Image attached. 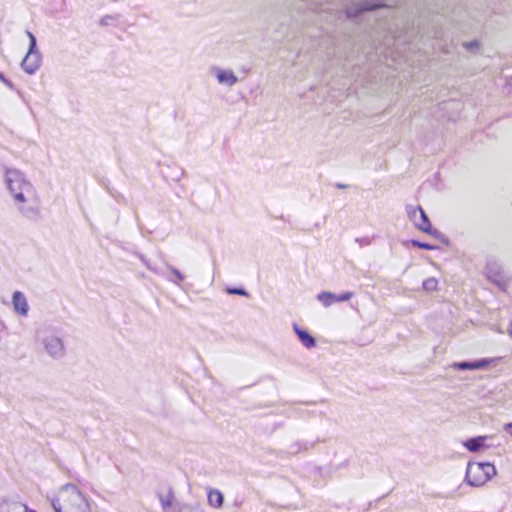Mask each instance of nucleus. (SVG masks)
<instances>
[{"instance_id": "obj_1", "label": "nucleus", "mask_w": 512, "mask_h": 512, "mask_svg": "<svg viewBox=\"0 0 512 512\" xmlns=\"http://www.w3.org/2000/svg\"><path fill=\"white\" fill-rule=\"evenodd\" d=\"M56 512H91L90 503L84 494L72 484L63 486L52 500Z\"/></svg>"}, {"instance_id": "obj_2", "label": "nucleus", "mask_w": 512, "mask_h": 512, "mask_svg": "<svg viewBox=\"0 0 512 512\" xmlns=\"http://www.w3.org/2000/svg\"><path fill=\"white\" fill-rule=\"evenodd\" d=\"M6 181L9 190L13 193L17 202L33 201L35 204L38 203L32 185L24 180L23 175L19 171L8 170L6 172Z\"/></svg>"}, {"instance_id": "obj_3", "label": "nucleus", "mask_w": 512, "mask_h": 512, "mask_svg": "<svg viewBox=\"0 0 512 512\" xmlns=\"http://www.w3.org/2000/svg\"><path fill=\"white\" fill-rule=\"evenodd\" d=\"M496 475V468L491 463L473 462L466 469L465 479L470 486L479 487Z\"/></svg>"}, {"instance_id": "obj_4", "label": "nucleus", "mask_w": 512, "mask_h": 512, "mask_svg": "<svg viewBox=\"0 0 512 512\" xmlns=\"http://www.w3.org/2000/svg\"><path fill=\"white\" fill-rule=\"evenodd\" d=\"M407 213L409 219L414 223V226L418 230L429 235L435 234L436 231L433 229L428 216L420 206L409 207Z\"/></svg>"}, {"instance_id": "obj_5", "label": "nucleus", "mask_w": 512, "mask_h": 512, "mask_svg": "<svg viewBox=\"0 0 512 512\" xmlns=\"http://www.w3.org/2000/svg\"><path fill=\"white\" fill-rule=\"evenodd\" d=\"M30 38L29 51L22 61V68L29 74H33L40 66L41 58L40 55L35 52L36 40L32 33L28 32Z\"/></svg>"}, {"instance_id": "obj_6", "label": "nucleus", "mask_w": 512, "mask_h": 512, "mask_svg": "<svg viewBox=\"0 0 512 512\" xmlns=\"http://www.w3.org/2000/svg\"><path fill=\"white\" fill-rule=\"evenodd\" d=\"M353 293L346 292L341 295H335L331 292H321L318 295V300L326 307L331 306L335 302H343L349 300Z\"/></svg>"}, {"instance_id": "obj_7", "label": "nucleus", "mask_w": 512, "mask_h": 512, "mask_svg": "<svg viewBox=\"0 0 512 512\" xmlns=\"http://www.w3.org/2000/svg\"><path fill=\"white\" fill-rule=\"evenodd\" d=\"M0 512H28V508L22 502L4 498L0 500Z\"/></svg>"}, {"instance_id": "obj_8", "label": "nucleus", "mask_w": 512, "mask_h": 512, "mask_svg": "<svg viewBox=\"0 0 512 512\" xmlns=\"http://www.w3.org/2000/svg\"><path fill=\"white\" fill-rule=\"evenodd\" d=\"M12 302H13L14 310L19 315H22V316L27 315L28 303H27L26 297L24 296V294L22 292H20V291L14 292Z\"/></svg>"}, {"instance_id": "obj_9", "label": "nucleus", "mask_w": 512, "mask_h": 512, "mask_svg": "<svg viewBox=\"0 0 512 512\" xmlns=\"http://www.w3.org/2000/svg\"><path fill=\"white\" fill-rule=\"evenodd\" d=\"M158 497L163 509L171 508L175 502V494L170 487L162 488L158 493Z\"/></svg>"}, {"instance_id": "obj_10", "label": "nucleus", "mask_w": 512, "mask_h": 512, "mask_svg": "<svg viewBox=\"0 0 512 512\" xmlns=\"http://www.w3.org/2000/svg\"><path fill=\"white\" fill-rule=\"evenodd\" d=\"M208 503L214 508H220L223 505V494L217 489H210L207 494Z\"/></svg>"}, {"instance_id": "obj_11", "label": "nucleus", "mask_w": 512, "mask_h": 512, "mask_svg": "<svg viewBox=\"0 0 512 512\" xmlns=\"http://www.w3.org/2000/svg\"><path fill=\"white\" fill-rule=\"evenodd\" d=\"M486 439V436L471 438L464 443V446L471 452H477L485 446Z\"/></svg>"}, {"instance_id": "obj_12", "label": "nucleus", "mask_w": 512, "mask_h": 512, "mask_svg": "<svg viewBox=\"0 0 512 512\" xmlns=\"http://www.w3.org/2000/svg\"><path fill=\"white\" fill-rule=\"evenodd\" d=\"M294 330L298 336V338L300 339L301 343L306 347V348H312L315 346V339L306 331L298 328V327H294Z\"/></svg>"}, {"instance_id": "obj_13", "label": "nucleus", "mask_w": 512, "mask_h": 512, "mask_svg": "<svg viewBox=\"0 0 512 512\" xmlns=\"http://www.w3.org/2000/svg\"><path fill=\"white\" fill-rule=\"evenodd\" d=\"M492 360L490 359H483L477 362H461L457 364V367L465 370V369H480L488 366Z\"/></svg>"}, {"instance_id": "obj_14", "label": "nucleus", "mask_w": 512, "mask_h": 512, "mask_svg": "<svg viewBox=\"0 0 512 512\" xmlns=\"http://www.w3.org/2000/svg\"><path fill=\"white\" fill-rule=\"evenodd\" d=\"M46 349L51 355H57L63 350L62 342L58 338H51L46 342Z\"/></svg>"}, {"instance_id": "obj_15", "label": "nucleus", "mask_w": 512, "mask_h": 512, "mask_svg": "<svg viewBox=\"0 0 512 512\" xmlns=\"http://www.w3.org/2000/svg\"><path fill=\"white\" fill-rule=\"evenodd\" d=\"M423 288L426 291H435L438 288V280L434 277L427 278L423 281Z\"/></svg>"}, {"instance_id": "obj_16", "label": "nucleus", "mask_w": 512, "mask_h": 512, "mask_svg": "<svg viewBox=\"0 0 512 512\" xmlns=\"http://www.w3.org/2000/svg\"><path fill=\"white\" fill-rule=\"evenodd\" d=\"M218 79L220 82H229L231 84L236 81V78L231 73L227 72H220L218 74Z\"/></svg>"}, {"instance_id": "obj_17", "label": "nucleus", "mask_w": 512, "mask_h": 512, "mask_svg": "<svg viewBox=\"0 0 512 512\" xmlns=\"http://www.w3.org/2000/svg\"><path fill=\"white\" fill-rule=\"evenodd\" d=\"M411 244L414 247H418V248H421V249H424V250H434L435 249L434 245H431V244H428V243H424V242H420V241H417V240H411Z\"/></svg>"}, {"instance_id": "obj_18", "label": "nucleus", "mask_w": 512, "mask_h": 512, "mask_svg": "<svg viewBox=\"0 0 512 512\" xmlns=\"http://www.w3.org/2000/svg\"><path fill=\"white\" fill-rule=\"evenodd\" d=\"M227 292L229 294H234V295H247V293L245 292V290L241 289V288H228L227 289Z\"/></svg>"}, {"instance_id": "obj_19", "label": "nucleus", "mask_w": 512, "mask_h": 512, "mask_svg": "<svg viewBox=\"0 0 512 512\" xmlns=\"http://www.w3.org/2000/svg\"><path fill=\"white\" fill-rule=\"evenodd\" d=\"M504 430L512 436V423H507L504 425Z\"/></svg>"}, {"instance_id": "obj_20", "label": "nucleus", "mask_w": 512, "mask_h": 512, "mask_svg": "<svg viewBox=\"0 0 512 512\" xmlns=\"http://www.w3.org/2000/svg\"><path fill=\"white\" fill-rule=\"evenodd\" d=\"M376 7H377V6H372V7H364L363 9H364V10H371V9H374V8H376Z\"/></svg>"}, {"instance_id": "obj_21", "label": "nucleus", "mask_w": 512, "mask_h": 512, "mask_svg": "<svg viewBox=\"0 0 512 512\" xmlns=\"http://www.w3.org/2000/svg\"><path fill=\"white\" fill-rule=\"evenodd\" d=\"M509 334L512 336V323L510 324Z\"/></svg>"}, {"instance_id": "obj_22", "label": "nucleus", "mask_w": 512, "mask_h": 512, "mask_svg": "<svg viewBox=\"0 0 512 512\" xmlns=\"http://www.w3.org/2000/svg\"><path fill=\"white\" fill-rule=\"evenodd\" d=\"M28 512H35V511H29V510H28Z\"/></svg>"}, {"instance_id": "obj_23", "label": "nucleus", "mask_w": 512, "mask_h": 512, "mask_svg": "<svg viewBox=\"0 0 512 512\" xmlns=\"http://www.w3.org/2000/svg\"><path fill=\"white\" fill-rule=\"evenodd\" d=\"M191 512H197V511H191Z\"/></svg>"}]
</instances>
